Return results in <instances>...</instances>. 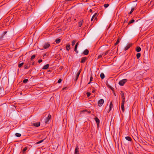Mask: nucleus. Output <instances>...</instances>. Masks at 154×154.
<instances>
[{
  "mask_svg": "<svg viewBox=\"0 0 154 154\" xmlns=\"http://www.w3.org/2000/svg\"><path fill=\"white\" fill-rule=\"evenodd\" d=\"M15 135L16 137H20L21 136V134L20 133H16L15 134Z\"/></svg>",
  "mask_w": 154,
  "mask_h": 154,
  "instance_id": "nucleus-25",
  "label": "nucleus"
},
{
  "mask_svg": "<svg viewBox=\"0 0 154 154\" xmlns=\"http://www.w3.org/2000/svg\"><path fill=\"white\" fill-rule=\"evenodd\" d=\"M79 148L78 146H76L75 149L74 153L75 154H80L79 151Z\"/></svg>",
  "mask_w": 154,
  "mask_h": 154,
  "instance_id": "nucleus-7",
  "label": "nucleus"
},
{
  "mask_svg": "<svg viewBox=\"0 0 154 154\" xmlns=\"http://www.w3.org/2000/svg\"><path fill=\"white\" fill-rule=\"evenodd\" d=\"M100 77L102 79H103L105 77V75L103 73H101L100 75Z\"/></svg>",
  "mask_w": 154,
  "mask_h": 154,
  "instance_id": "nucleus-22",
  "label": "nucleus"
},
{
  "mask_svg": "<svg viewBox=\"0 0 154 154\" xmlns=\"http://www.w3.org/2000/svg\"><path fill=\"white\" fill-rule=\"evenodd\" d=\"M131 44H130L128 45L125 48L124 50L125 51L128 50L132 45Z\"/></svg>",
  "mask_w": 154,
  "mask_h": 154,
  "instance_id": "nucleus-12",
  "label": "nucleus"
},
{
  "mask_svg": "<svg viewBox=\"0 0 154 154\" xmlns=\"http://www.w3.org/2000/svg\"><path fill=\"white\" fill-rule=\"evenodd\" d=\"M109 4H105L104 5V6L105 8H107L109 6Z\"/></svg>",
  "mask_w": 154,
  "mask_h": 154,
  "instance_id": "nucleus-38",
  "label": "nucleus"
},
{
  "mask_svg": "<svg viewBox=\"0 0 154 154\" xmlns=\"http://www.w3.org/2000/svg\"><path fill=\"white\" fill-rule=\"evenodd\" d=\"M94 119L95 120V122H96L97 123V127H98L100 123V120L97 117H96Z\"/></svg>",
  "mask_w": 154,
  "mask_h": 154,
  "instance_id": "nucleus-8",
  "label": "nucleus"
},
{
  "mask_svg": "<svg viewBox=\"0 0 154 154\" xmlns=\"http://www.w3.org/2000/svg\"><path fill=\"white\" fill-rule=\"evenodd\" d=\"M95 91V89H93L92 90V93H94Z\"/></svg>",
  "mask_w": 154,
  "mask_h": 154,
  "instance_id": "nucleus-50",
  "label": "nucleus"
},
{
  "mask_svg": "<svg viewBox=\"0 0 154 154\" xmlns=\"http://www.w3.org/2000/svg\"><path fill=\"white\" fill-rule=\"evenodd\" d=\"M74 51H75V52L77 53V54H78V51L77 50H75Z\"/></svg>",
  "mask_w": 154,
  "mask_h": 154,
  "instance_id": "nucleus-49",
  "label": "nucleus"
},
{
  "mask_svg": "<svg viewBox=\"0 0 154 154\" xmlns=\"http://www.w3.org/2000/svg\"><path fill=\"white\" fill-rule=\"evenodd\" d=\"M28 81V79H24L23 81V83H26Z\"/></svg>",
  "mask_w": 154,
  "mask_h": 154,
  "instance_id": "nucleus-35",
  "label": "nucleus"
},
{
  "mask_svg": "<svg viewBox=\"0 0 154 154\" xmlns=\"http://www.w3.org/2000/svg\"><path fill=\"white\" fill-rule=\"evenodd\" d=\"M67 89V88L66 87H65V88H63L62 89V90H66Z\"/></svg>",
  "mask_w": 154,
  "mask_h": 154,
  "instance_id": "nucleus-52",
  "label": "nucleus"
},
{
  "mask_svg": "<svg viewBox=\"0 0 154 154\" xmlns=\"http://www.w3.org/2000/svg\"><path fill=\"white\" fill-rule=\"evenodd\" d=\"M62 68H63V67H62V66H60V68L61 69H62Z\"/></svg>",
  "mask_w": 154,
  "mask_h": 154,
  "instance_id": "nucleus-58",
  "label": "nucleus"
},
{
  "mask_svg": "<svg viewBox=\"0 0 154 154\" xmlns=\"http://www.w3.org/2000/svg\"><path fill=\"white\" fill-rule=\"evenodd\" d=\"M89 11L90 12H92V10L91 9H90V10H89Z\"/></svg>",
  "mask_w": 154,
  "mask_h": 154,
  "instance_id": "nucleus-54",
  "label": "nucleus"
},
{
  "mask_svg": "<svg viewBox=\"0 0 154 154\" xmlns=\"http://www.w3.org/2000/svg\"><path fill=\"white\" fill-rule=\"evenodd\" d=\"M120 40V37H118L117 39L116 42L115 44V45H118L119 43Z\"/></svg>",
  "mask_w": 154,
  "mask_h": 154,
  "instance_id": "nucleus-17",
  "label": "nucleus"
},
{
  "mask_svg": "<svg viewBox=\"0 0 154 154\" xmlns=\"http://www.w3.org/2000/svg\"><path fill=\"white\" fill-rule=\"evenodd\" d=\"M49 64H47L44 65L42 68V69H46L48 68Z\"/></svg>",
  "mask_w": 154,
  "mask_h": 154,
  "instance_id": "nucleus-14",
  "label": "nucleus"
},
{
  "mask_svg": "<svg viewBox=\"0 0 154 154\" xmlns=\"http://www.w3.org/2000/svg\"><path fill=\"white\" fill-rule=\"evenodd\" d=\"M128 18H126V19L125 20L124 23H126L128 21Z\"/></svg>",
  "mask_w": 154,
  "mask_h": 154,
  "instance_id": "nucleus-42",
  "label": "nucleus"
},
{
  "mask_svg": "<svg viewBox=\"0 0 154 154\" xmlns=\"http://www.w3.org/2000/svg\"><path fill=\"white\" fill-rule=\"evenodd\" d=\"M102 57V55H99L98 57H97V58L98 59H99V58H101V57Z\"/></svg>",
  "mask_w": 154,
  "mask_h": 154,
  "instance_id": "nucleus-43",
  "label": "nucleus"
},
{
  "mask_svg": "<svg viewBox=\"0 0 154 154\" xmlns=\"http://www.w3.org/2000/svg\"><path fill=\"white\" fill-rule=\"evenodd\" d=\"M51 118V116L50 114H49L48 117L45 119V123L47 124L50 119Z\"/></svg>",
  "mask_w": 154,
  "mask_h": 154,
  "instance_id": "nucleus-3",
  "label": "nucleus"
},
{
  "mask_svg": "<svg viewBox=\"0 0 154 154\" xmlns=\"http://www.w3.org/2000/svg\"><path fill=\"white\" fill-rule=\"evenodd\" d=\"M50 46V44L48 43H46L45 44L43 47L45 49H46L48 48Z\"/></svg>",
  "mask_w": 154,
  "mask_h": 154,
  "instance_id": "nucleus-9",
  "label": "nucleus"
},
{
  "mask_svg": "<svg viewBox=\"0 0 154 154\" xmlns=\"http://www.w3.org/2000/svg\"><path fill=\"white\" fill-rule=\"evenodd\" d=\"M79 73H77L75 79V82H76V81L78 80L79 77Z\"/></svg>",
  "mask_w": 154,
  "mask_h": 154,
  "instance_id": "nucleus-26",
  "label": "nucleus"
},
{
  "mask_svg": "<svg viewBox=\"0 0 154 154\" xmlns=\"http://www.w3.org/2000/svg\"><path fill=\"white\" fill-rule=\"evenodd\" d=\"M47 53H46L45 54H44V55H43V56L44 57L45 56H46L47 55Z\"/></svg>",
  "mask_w": 154,
  "mask_h": 154,
  "instance_id": "nucleus-51",
  "label": "nucleus"
},
{
  "mask_svg": "<svg viewBox=\"0 0 154 154\" xmlns=\"http://www.w3.org/2000/svg\"><path fill=\"white\" fill-rule=\"evenodd\" d=\"M150 4L151 5H153L154 4V1H151L150 2Z\"/></svg>",
  "mask_w": 154,
  "mask_h": 154,
  "instance_id": "nucleus-45",
  "label": "nucleus"
},
{
  "mask_svg": "<svg viewBox=\"0 0 154 154\" xmlns=\"http://www.w3.org/2000/svg\"><path fill=\"white\" fill-rule=\"evenodd\" d=\"M42 61V59L39 60L38 61V62L39 63H41Z\"/></svg>",
  "mask_w": 154,
  "mask_h": 154,
  "instance_id": "nucleus-44",
  "label": "nucleus"
},
{
  "mask_svg": "<svg viewBox=\"0 0 154 154\" xmlns=\"http://www.w3.org/2000/svg\"><path fill=\"white\" fill-rule=\"evenodd\" d=\"M124 105V104L121 103V109H122V111L123 112H124L125 111Z\"/></svg>",
  "mask_w": 154,
  "mask_h": 154,
  "instance_id": "nucleus-18",
  "label": "nucleus"
},
{
  "mask_svg": "<svg viewBox=\"0 0 154 154\" xmlns=\"http://www.w3.org/2000/svg\"><path fill=\"white\" fill-rule=\"evenodd\" d=\"M125 138L127 140L130 141H131L132 140L131 138L129 136L126 137H125Z\"/></svg>",
  "mask_w": 154,
  "mask_h": 154,
  "instance_id": "nucleus-16",
  "label": "nucleus"
},
{
  "mask_svg": "<svg viewBox=\"0 0 154 154\" xmlns=\"http://www.w3.org/2000/svg\"><path fill=\"white\" fill-rule=\"evenodd\" d=\"M34 62H33L32 63V65H33L34 64Z\"/></svg>",
  "mask_w": 154,
  "mask_h": 154,
  "instance_id": "nucleus-60",
  "label": "nucleus"
},
{
  "mask_svg": "<svg viewBox=\"0 0 154 154\" xmlns=\"http://www.w3.org/2000/svg\"><path fill=\"white\" fill-rule=\"evenodd\" d=\"M62 82V79H60L58 82H57L59 83H61Z\"/></svg>",
  "mask_w": 154,
  "mask_h": 154,
  "instance_id": "nucleus-40",
  "label": "nucleus"
},
{
  "mask_svg": "<svg viewBox=\"0 0 154 154\" xmlns=\"http://www.w3.org/2000/svg\"><path fill=\"white\" fill-rule=\"evenodd\" d=\"M76 42V41L75 40H74L72 41V46H73L75 45V44Z\"/></svg>",
  "mask_w": 154,
  "mask_h": 154,
  "instance_id": "nucleus-28",
  "label": "nucleus"
},
{
  "mask_svg": "<svg viewBox=\"0 0 154 154\" xmlns=\"http://www.w3.org/2000/svg\"><path fill=\"white\" fill-rule=\"evenodd\" d=\"M88 58L86 57H82L81 58V61L80 63H84L87 60Z\"/></svg>",
  "mask_w": 154,
  "mask_h": 154,
  "instance_id": "nucleus-4",
  "label": "nucleus"
},
{
  "mask_svg": "<svg viewBox=\"0 0 154 154\" xmlns=\"http://www.w3.org/2000/svg\"><path fill=\"white\" fill-rule=\"evenodd\" d=\"M98 15V14H97V13H95L93 15V16H92V18H91V20L92 21L93 20V19L95 17V19H96V17Z\"/></svg>",
  "mask_w": 154,
  "mask_h": 154,
  "instance_id": "nucleus-15",
  "label": "nucleus"
},
{
  "mask_svg": "<svg viewBox=\"0 0 154 154\" xmlns=\"http://www.w3.org/2000/svg\"><path fill=\"white\" fill-rule=\"evenodd\" d=\"M134 8H132L130 12L129 13V14H132V13L133 12V11H134Z\"/></svg>",
  "mask_w": 154,
  "mask_h": 154,
  "instance_id": "nucleus-32",
  "label": "nucleus"
},
{
  "mask_svg": "<svg viewBox=\"0 0 154 154\" xmlns=\"http://www.w3.org/2000/svg\"><path fill=\"white\" fill-rule=\"evenodd\" d=\"M46 138H45L44 139H43V140H41L40 141H38V142H37L36 143V144H39V143H41L44 140H45Z\"/></svg>",
  "mask_w": 154,
  "mask_h": 154,
  "instance_id": "nucleus-31",
  "label": "nucleus"
},
{
  "mask_svg": "<svg viewBox=\"0 0 154 154\" xmlns=\"http://www.w3.org/2000/svg\"><path fill=\"white\" fill-rule=\"evenodd\" d=\"M66 49L67 51H69L70 49V46L69 44H67L66 46Z\"/></svg>",
  "mask_w": 154,
  "mask_h": 154,
  "instance_id": "nucleus-11",
  "label": "nucleus"
},
{
  "mask_svg": "<svg viewBox=\"0 0 154 154\" xmlns=\"http://www.w3.org/2000/svg\"><path fill=\"white\" fill-rule=\"evenodd\" d=\"M7 32L6 31H5L4 32V33L1 36H0V40H2V38H3V36H4L7 33Z\"/></svg>",
  "mask_w": 154,
  "mask_h": 154,
  "instance_id": "nucleus-21",
  "label": "nucleus"
},
{
  "mask_svg": "<svg viewBox=\"0 0 154 154\" xmlns=\"http://www.w3.org/2000/svg\"><path fill=\"white\" fill-rule=\"evenodd\" d=\"M87 111V110H83V112H84V111Z\"/></svg>",
  "mask_w": 154,
  "mask_h": 154,
  "instance_id": "nucleus-59",
  "label": "nucleus"
},
{
  "mask_svg": "<svg viewBox=\"0 0 154 154\" xmlns=\"http://www.w3.org/2000/svg\"><path fill=\"white\" fill-rule=\"evenodd\" d=\"M104 103V100L103 99H100L98 102V106L101 107Z\"/></svg>",
  "mask_w": 154,
  "mask_h": 154,
  "instance_id": "nucleus-2",
  "label": "nucleus"
},
{
  "mask_svg": "<svg viewBox=\"0 0 154 154\" xmlns=\"http://www.w3.org/2000/svg\"><path fill=\"white\" fill-rule=\"evenodd\" d=\"M31 65V63H27L24 66V68L25 69H27L29 68L30 65Z\"/></svg>",
  "mask_w": 154,
  "mask_h": 154,
  "instance_id": "nucleus-6",
  "label": "nucleus"
},
{
  "mask_svg": "<svg viewBox=\"0 0 154 154\" xmlns=\"http://www.w3.org/2000/svg\"><path fill=\"white\" fill-rule=\"evenodd\" d=\"M96 85H97V86H98V85H97V84H96Z\"/></svg>",
  "mask_w": 154,
  "mask_h": 154,
  "instance_id": "nucleus-61",
  "label": "nucleus"
},
{
  "mask_svg": "<svg viewBox=\"0 0 154 154\" xmlns=\"http://www.w3.org/2000/svg\"><path fill=\"white\" fill-rule=\"evenodd\" d=\"M48 72H51L52 71L51 70H50V69H49L48 70Z\"/></svg>",
  "mask_w": 154,
  "mask_h": 154,
  "instance_id": "nucleus-56",
  "label": "nucleus"
},
{
  "mask_svg": "<svg viewBox=\"0 0 154 154\" xmlns=\"http://www.w3.org/2000/svg\"><path fill=\"white\" fill-rule=\"evenodd\" d=\"M136 51L137 52H139L141 51V49L139 46L137 47L136 48Z\"/></svg>",
  "mask_w": 154,
  "mask_h": 154,
  "instance_id": "nucleus-20",
  "label": "nucleus"
},
{
  "mask_svg": "<svg viewBox=\"0 0 154 154\" xmlns=\"http://www.w3.org/2000/svg\"><path fill=\"white\" fill-rule=\"evenodd\" d=\"M86 94H87V97H89L90 96V95H91V93H90V92H87V93Z\"/></svg>",
  "mask_w": 154,
  "mask_h": 154,
  "instance_id": "nucleus-37",
  "label": "nucleus"
},
{
  "mask_svg": "<svg viewBox=\"0 0 154 154\" xmlns=\"http://www.w3.org/2000/svg\"><path fill=\"white\" fill-rule=\"evenodd\" d=\"M79 45V42H77V43L76 44L75 46H78V45Z\"/></svg>",
  "mask_w": 154,
  "mask_h": 154,
  "instance_id": "nucleus-47",
  "label": "nucleus"
},
{
  "mask_svg": "<svg viewBox=\"0 0 154 154\" xmlns=\"http://www.w3.org/2000/svg\"><path fill=\"white\" fill-rule=\"evenodd\" d=\"M77 47H78L77 46L75 45V48H74V51L75 50H77Z\"/></svg>",
  "mask_w": 154,
  "mask_h": 154,
  "instance_id": "nucleus-46",
  "label": "nucleus"
},
{
  "mask_svg": "<svg viewBox=\"0 0 154 154\" xmlns=\"http://www.w3.org/2000/svg\"><path fill=\"white\" fill-rule=\"evenodd\" d=\"M93 77L91 75V77L90 78V82L88 83V84H89L92 81Z\"/></svg>",
  "mask_w": 154,
  "mask_h": 154,
  "instance_id": "nucleus-34",
  "label": "nucleus"
},
{
  "mask_svg": "<svg viewBox=\"0 0 154 154\" xmlns=\"http://www.w3.org/2000/svg\"><path fill=\"white\" fill-rule=\"evenodd\" d=\"M83 23V20H82L80 21L79 23V27H81Z\"/></svg>",
  "mask_w": 154,
  "mask_h": 154,
  "instance_id": "nucleus-19",
  "label": "nucleus"
},
{
  "mask_svg": "<svg viewBox=\"0 0 154 154\" xmlns=\"http://www.w3.org/2000/svg\"><path fill=\"white\" fill-rule=\"evenodd\" d=\"M127 80L126 79H124L121 80H120L119 83V85L121 86H123L125 84V83L127 82Z\"/></svg>",
  "mask_w": 154,
  "mask_h": 154,
  "instance_id": "nucleus-1",
  "label": "nucleus"
},
{
  "mask_svg": "<svg viewBox=\"0 0 154 154\" xmlns=\"http://www.w3.org/2000/svg\"><path fill=\"white\" fill-rule=\"evenodd\" d=\"M113 107V104L112 103V101H111L110 102V104L109 105V110L108 111V112H109L112 109Z\"/></svg>",
  "mask_w": 154,
  "mask_h": 154,
  "instance_id": "nucleus-13",
  "label": "nucleus"
},
{
  "mask_svg": "<svg viewBox=\"0 0 154 154\" xmlns=\"http://www.w3.org/2000/svg\"><path fill=\"white\" fill-rule=\"evenodd\" d=\"M23 64H24V63L23 62H22L20 63L19 64L18 66V67L20 68L23 65Z\"/></svg>",
  "mask_w": 154,
  "mask_h": 154,
  "instance_id": "nucleus-30",
  "label": "nucleus"
},
{
  "mask_svg": "<svg viewBox=\"0 0 154 154\" xmlns=\"http://www.w3.org/2000/svg\"><path fill=\"white\" fill-rule=\"evenodd\" d=\"M88 112L89 114H90L91 113V111H88Z\"/></svg>",
  "mask_w": 154,
  "mask_h": 154,
  "instance_id": "nucleus-55",
  "label": "nucleus"
},
{
  "mask_svg": "<svg viewBox=\"0 0 154 154\" xmlns=\"http://www.w3.org/2000/svg\"><path fill=\"white\" fill-rule=\"evenodd\" d=\"M125 102V98L124 97L122 98V104H124Z\"/></svg>",
  "mask_w": 154,
  "mask_h": 154,
  "instance_id": "nucleus-39",
  "label": "nucleus"
},
{
  "mask_svg": "<svg viewBox=\"0 0 154 154\" xmlns=\"http://www.w3.org/2000/svg\"><path fill=\"white\" fill-rule=\"evenodd\" d=\"M61 41V39L59 38H58V39H57L55 42L57 44L59 43Z\"/></svg>",
  "mask_w": 154,
  "mask_h": 154,
  "instance_id": "nucleus-23",
  "label": "nucleus"
},
{
  "mask_svg": "<svg viewBox=\"0 0 154 154\" xmlns=\"http://www.w3.org/2000/svg\"><path fill=\"white\" fill-rule=\"evenodd\" d=\"M121 93H120V94H121V95L122 97V98H123L124 97H124V93H123L122 91H121Z\"/></svg>",
  "mask_w": 154,
  "mask_h": 154,
  "instance_id": "nucleus-29",
  "label": "nucleus"
},
{
  "mask_svg": "<svg viewBox=\"0 0 154 154\" xmlns=\"http://www.w3.org/2000/svg\"><path fill=\"white\" fill-rule=\"evenodd\" d=\"M109 50H108V51H106L105 54H104V55H106L108 53V52H109Z\"/></svg>",
  "mask_w": 154,
  "mask_h": 154,
  "instance_id": "nucleus-41",
  "label": "nucleus"
},
{
  "mask_svg": "<svg viewBox=\"0 0 154 154\" xmlns=\"http://www.w3.org/2000/svg\"><path fill=\"white\" fill-rule=\"evenodd\" d=\"M128 154H133V152H128Z\"/></svg>",
  "mask_w": 154,
  "mask_h": 154,
  "instance_id": "nucleus-53",
  "label": "nucleus"
},
{
  "mask_svg": "<svg viewBox=\"0 0 154 154\" xmlns=\"http://www.w3.org/2000/svg\"><path fill=\"white\" fill-rule=\"evenodd\" d=\"M72 0H66V1H72Z\"/></svg>",
  "mask_w": 154,
  "mask_h": 154,
  "instance_id": "nucleus-57",
  "label": "nucleus"
},
{
  "mask_svg": "<svg viewBox=\"0 0 154 154\" xmlns=\"http://www.w3.org/2000/svg\"><path fill=\"white\" fill-rule=\"evenodd\" d=\"M135 21V20L134 19H132L131 20V21H130L128 23V25H129L131 23H132L134 22Z\"/></svg>",
  "mask_w": 154,
  "mask_h": 154,
  "instance_id": "nucleus-27",
  "label": "nucleus"
},
{
  "mask_svg": "<svg viewBox=\"0 0 154 154\" xmlns=\"http://www.w3.org/2000/svg\"><path fill=\"white\" fill-rule=\"evenodd\" d=\"M141 54L140 53H138L136 55L137 58L138 59L140 57Z\"/></svg>",
  "mask_w": 154,
  "mask_h": 154,
  "instance_id": "nucleus-24",
  "label": "nucleus"
},
{
  "mask_svg": "<svg viewBox=\"0 0 154 154\" xmlns=\"http://www.w3.org/2000/svg\"><path fill=\"white\" fill-rule=\"evenodd\" d=\"M88 53L89 51L88 49H86L84 50L82 53V54L86 55H88Z\"/></svg>",
  "mask_w": 154,
  "mask_h": 154,
  "instance_id": "nucleus-10",
  "label": "nucleus"
},
{
  "mask_svg": "<svg viewBox=\"0 0 154 154\" xmlns=\"http://www.w3.org/2000/svg\"><path fill=\"white\" fill-rule=\"evenodd\" d=\"M40 125V122H37L36 123H33L32 124V125L35 126L36 127H38Z\"/></svg>",
  "mask_w": 154,
  "mask_h": 154,
  "instance_id": "nucleus-5",
  "label": "nucleus"
},
{
  "mask_svg": "<svg viewBox=\"0 0 154 154\" xmlns=\"http://www.w3.org/2000/svg\"><path fill=\"white\" fill-rule=\"evenodd\" d=\"M27 149V147H24L23 148V152H25L26 151Z\"/></svg>",
  "mask_w": 154,
  "mask_h": 154,
  "instance_id": "nucleus-36",
  "label": "nucleus"
},
{
  "mask_svg": "<svg viewBox=\"0 0 154 154\" xmlns=\"http://www.w3.org/2000/svg\"><path fill=\"white\" fill-rule=\"evenodd\" d=\"M81 69H80L79 70V71H78V72L77 73H79V75H80V73L81 72Z\"/></svg>",
  "mask_w": 154,
  "mask_h": 154,
  "instance_id": "nucleus-48",
  "label": "nucleus"
},
{
  "mask_svg": "<svg viewBox=\"0 0 154 154\" xmlns=\"http://www.w3.org/2000/svg\"><path fill=\"white\" fill-rule=\"evenodd\" d=\"M35 57V54H34L33 55H32L31 58H30V59L31 60H32Z\"/></svg>",
  "mask_w": 154,
  "mask_h": 154,
  "instance_id": "nucleus-33",
  "label": "nucleus"
}]
</instances>
